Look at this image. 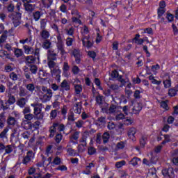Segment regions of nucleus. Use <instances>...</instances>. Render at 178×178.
I'll list each match as a JSON object with an SVG mask.
<instances>
[{
	"instance_id": "51",
	"label": "nucleus",
	"mask_w": 178,
	"mask_h": 178,
	"mask_svg": "<svg viewBox=\"0 0 178 178\" xmlns=\"http://www.w3.org/2000/svg\"><path fill=\"white\" fill-rule=\"evenodd\" d=\"M161 107L165 109V111H169V105H168V101H161L160 103Z\"/></svg>"
},
{
	"instance_id": "36",
	"label": "nucleus",
	"mask_w": 178,
	"mask_h": 178,
	"mask_svg": "<svg viewBox=\"0 0 178 178\" xmlns=\"http://www.w3.org/2000/svg\"><path fill=\"white\" fill-rule=\"evenodd\" d=\"M53 70H51V73L52 76H56V77H60V70L59 68H52Z\"/></svg>"
},
{
	"instance_id": "28",
	"label": "nucleus",
	"mask_w": 178,
	"mask_h": 178,
	"mask_svg": "<svg viewBox=\"0 0 178 178\" xmlns=\"http://www.w3.org/2000/svg\"><path fill=\"white\" fill-rule=\"evenodd\" d=\"M4 151H5L4 155L12 154V152H13V145H6V148L4 149Z\"/></svg>"
},
{
	"instance_id": "1",
	"label": "nucleus",
	"mask_w": 178,
	"mask_h": 178,
	"mask_svg": "<svg viewBox=\"0 0 178 178\" xmlns=\"http://www.w3.org/2000/svg\"><path fill=\"white\" fill-rule=\"evenodd\" d=\"M35 159V152H33V150H29L26 152V155L23 157L21 163H16L15 166H20V165H24L25 166H30L34 159Z\"/></svg>"
},
{
	"instance_id": "56",
	"label": "nucleus",
	"mask_w": 178,
	"mask_h": 178,
	"mask_svg": "<svg viewBox=\"0 0 178 178\" xmlns=\"http://www.w3.org/2000/svg\"><path fill=\"white\" fill-rule=\"evenodd\" d=\"M88 56H89V58H91L94 60V59L97 58V53L94 51H88Z\"/></svg>"
},
{
	"instance_id": "35",
	"label": "nucleus",
	"mask_w": 178,
	"mask_h": 178,
	"mask_svg": "<svg viewBox=\"0 0 178 178\" xmlns=\"http://www.w3.org/2000/svg\"><path fill=\"white\" fill-rule=\"evenodd\" d=\"M26 102H27V99L24 97H22L20 99L18 100L17 102V105L20 108H24V106L26 105Z\"/></svg>"
},
{
	"instance_id": "57",
	"label": "nucleus",
	"mask_w": 178,
	"mask_h": 178,
	"mask_svg": "<svg viewBox=\"0 0 178 178\" xmlns=\"http://www.w3.org/2000/svg\"><path fill=\"white\" fill-rule=\"evenodd\" d=\"M113 51H119V42L114 41L112 44Z\"/></svg>"
},
{
	"instance_id": "31",
	"label": "nucleus",
	"mask_w": 178,
	"mask_h": 178,
	"mask_svg": "<svg viewBox=\"0 0 178 178\" xmlns=\"http://www.w3.org/2000/svg\"><path fill=\"white\" fill-rule=\"evenodd\" d=\"M24 119H26V120H29V122H31V120H37V119L35 118V115L34 114H32L31 113L25 115Z\"/></svg>"
},
{
	"instance_id": "19",
	"label": "nucleus",
	"mask_w": 178,
	"mask_h": 178,
	"mask_svg": "<svg viewBox=\"0 0 178 178\" xmlns=\"http://www.w3.org/2000/svg\"><path fill=\"white\" fill-rule=\"evenodd\" d=\"M40 37L42 40H48L51 37V33L47 29L40 31Z\"/></svg>"
},
{
	"instance_id": "14",
	"label": "nucleus",
	"mask_w": 178,
	"mask_h": 178,
	"mask_svg": "<svg viewBox=\"0 0 178 178\" xmlns=\"http://www.w3.org/2000/svg\"><path fill=\"white\" fill-rule=\"evenodd\" d=\"M138 162H141V159L134 157L129 161V165H131L134 168H138Z\"/></svg>"
},
{
	"instance_id": "38",
	"label": "nucleus",
	"mask_w": 178,
	"mask_h": 178,
	"mask_svg": "<svg viewBox=\"0 0 178 178\" xmlns=\"http://www.w3.org/2000/svg\"><path fill=\"white\" fill-rule=\"evenodd\" d=\"M29 66V70L31 71L32 74H37V72H38V67L37 65H30Z\"/></svg>"
},
{
	"instance_id": "12",
	"label": "nucleus",
	"mask_w": 178,
	"mask_h": 178,
	"mask_svg": "<svg viewBox=\"0 0 178 178\" xmlns=\"http://www.w3.org/2000/svg\"><path fill=\"white\" fill-rule=\"evenodd\" d=\"M141 37L139 33L136 34L135 37L132 39L133 42L137 44V45H143L144 44V40L143 38H140Z\"/></svg>"
},
{
	"instance_id": "22",
	"label": "nucleus",
	"mask_w": 178,
	"mask_h": 178,
	"mask_svg": "<svg viewBox=\"0 0 178 178\" xmlns=\"http://www.w3.org/2000/svg\"><path fill=\"white\" fill-rule=\"evenodd\" d=\"M0 58H3V59H10V53L8 52L6 50H1Z\"/></svg>"
},
{
	"instance_id": "34",
	"label": "nucleus",
	"mask_w": 178,
	"mask_h": 178,
	"mask_svg": "<svg viewBox=\"0 0 178 178\" xmlns=\"http://www.w3.org/2000/svg\"><path fill=\"white\" fill-rule=\"evenodd\" d=\"M1 109H3V111H7V109L10 108V104L8 103V101H5V102H3V101L1 102Z\"/></svg>"
},
{
	"instance_id": "24",
	"label": "nucleus",
	"mask_w": 178,
	"mask_h": 178,
	"mask_svg": "<svg viewBox=\"0 0 178 178\" xmlns=\"http://www.w3.org/2000/svg\"><path fill=\"white\" fill-rule=\"evenodd\" d=\"M148 140V138L147 136L143 135L139 140L140 145L142 148H144L147 145V141Z\"/></svg>"
},
{
	"instance_id": "39",
	"label": "nucleus",
	"mask_w": 178,
	"mask_h": 178,
	"mask_svg": "<svg viewBox=\"0 0 178 178\" xmlns=\"http://www.w3.org/2000/svg\"><path fill=\"white\" fill-rule=\"evenodd\" d=\"M79 143H83L81 145H79L78 147H87V136H83L82 138L79 140Z\"/></svg>"
},
{
	"instance_id": "2",
	"label": "nucleus",
	"mask_w": 178,
	"mask_h": 178,
	"mask_svg": "<svg viewBox=\"0 0 178 178\" xmlns=\"http://www.w3.org/2000/svg\"><path fill=\"white\" fill-rule=\"evenodd\" d=\"M65 129H66L65 124H60L59 122H54L52 126H51L49 129V133H50L49 137L50 138H54V137H55V133H56V130H58V131L60 133H62V131H65Z\"/></svg>"
},
{
	"instance_id": "33",
	"label": "nucleus",
	"mask_w": 178,
	"mask_h": 178,
	"mask_svg": "<svg viewBox=\"0 0 178 178\" xmlns=\"http://www.w3.org/2000/svg\"><path fill=\"white\" fill-rule=\"evenodd\" d=\"M24 76L26 80H24V83L26 81H28L29 83H32L33 82V79H31V74L30 72H27L25 71Z\"/></svg>"
},
{
	"instance_id": "63",
	"label": "nucleus",
	"mask_w": 178,
	"mask_h": 178,
	"mask_svg": "<svg viewBox=\"0 0 178 178\" xmlns=\"http://www.w3.org/2000/svg\"><path fill=\"white\" fill-rule=\"evenodd\" d=\"M95 84L98 87L99 90H102V86H101V80H99V79H95Z\"/></svg>"
},
{
	"instance_id": "10",
	"label": "nucleus",
	"mask_w": 178,
	"mask_h": 178,
	"mask_svg": "<svg viewBox=\"0 0 178 178\" xmlns=\"http://www.w3.org/2000/svg\"><path fill=\"white\" fill-rule=\"evenodd\" d=\"M72 55L74 58H75V62L77 65H80L81 62V58L80 56V49H74L72 50Z\"/></svg>"
},
{
	"instance_id": "29",
	"label": "nucleus",
	"mask_w": 178,
	"mask_h": 178,
	"mask_svg": "<svg viewBox=\"0 0 178 178\" xmlns=\"http://www.w3.org/2000/svg\"><path fill=\"white\" fill-rule=\"evenodd\" d=\"M102 99H104V96L101 95H98L97 96H96V104H97L99 106H102V105H104V103L102 102Z\"/></svg>"
},
{
	"instance_id": "43",
	"label": "nucleus",
	"mask_w": 178,
	"mask_h": 178,
	"mask_svg": "<svg viewBox=\"0 0 178 178\" xmlns=\"http://www.w3.org/2000/svg\"><path fill=\"white\" fill-rule=\"evenodd\" d=\"M164 140L161 143V145H165V144H168V143H170V135L165 134L163 135Z\"/></svg>"
},
{
	"instance_id": "62",
	"label": "nucleus",
	"mask_w": 178,
	"mask_h": 178,
	"mask_svg": "<svg viewBox=\"0 0 178 178\" xmlns=\"http://www.w3.org/2000/svg\"><path fill=\"white\" fill-rule=\"evenodd\" d=\"M58 58H56V54L55 53H52V54H50L49 56H48V60H56Z\"/></svg>"
},
{
	"instance_id": "32",
	"label": "nucleus",
	"mask_w": 178,
	"mask_h": 178,
	"mask_svg": "<svg viewBox=\"0 0 178 178\" xmlns=\"http://www.w3.org/2000/svg\"><path fill=\"white\" fill-rule=\"evenodd\" d=\"M41 157L42 161H40L36 164V166L38 168H42L44 165H46L45 162H47V157H45V156L44 155H42Z\"/></svg>"
},
{
	"instance_id": "5",
	"label": "nucleus",
	"mask_w": 178,
	"mask_h": 178,
	"mask_svg": "<svg viewBox=\"0 0 178 178\" xmlns=\"http://www.w3.org/2000/svg\"><path fill=\"white\" fill-rule=\"evenodd\" d=\"M34 56H26V63L31 65V63H35L37 60L40 62V49L36 48L35 49Z\"/></svg>"
},
{
	"instance_id": "55",
	"label": "nucleus",
	"mask_w": 178,
	"mask_h": 178,
	"mask_svg": "<svg viewBox=\"0 0 178 178\" xmlns=\"http://www.w3.org/2000/svg\"><path fill=\"white\" fill-rule=\"evenodd\" d=\"M47 65L49 66V69L52 70L54 68H55L56 63H55V61H53V60H48Z\"/></svg>"
},
{
	"instance_id": "49",
	"label": "nucleus",
	"mask_w": 178,
	"mask_h": 178,
	"mask_svg": "<svg viewBox=\"0 0 178 178\" xmlns=\"http://www.w3.org/2000/svg\"><path fill=\"white\" fill-rule=\"evenodd\" d=\"M88 155H95L97 154V149L94 147H89L88 148Z\"/></svg>"
},
{
	"instance_id": "47",
	"label": "nucleus",
	"mask_w": 178,
	"mask_h": 178,
	"mask_svg": "<svg viewBox=\"0 0 178 178\" xmlns=\"http://www.w3.org/2000/svg\"><path fill=\"white\" fill-rule=\"evenodd\" d=\"M8 131H9V129L8 128H5L3 130V131L0 134V138H2V140H5V138H8V137L6 136Z\"/></svg>"
},
{
	"instance_id": "37",
	"label": "nucleus",
	"mask_w": 178,
	"mask_h": 178,
	"mask_svg": "<svg viewBox=\"0 0 178 178\" xmlns=\"http://www.w3.org/2000/svg\"><path fill=\"white\" fill-rule=\"evenodd\" d=\"M163 84L165 88H170V87H172V81L170 80V77H169V79L164 80L163 81Z\"/></svg>"
},
{
	"instance_id": "17",
	"label": "nucleus",
	"mask_w": 178,
	"mask_h": 178,
	"mask_svg": "<svg viewBox=\"0 0 178 178\" xmlns=\"http://www.w3.org/2000/svg\"><path fill=\"white\" fill-rule=\"evenodd\" d=\"M42 15H44V13L38 10L32 13V16L35 22H38V20L41 19V16H42Z\"/></svg>"
},
{
	"instance_id": "64",
	"label": "nucleus",
	"mask_w": 178,
	"mask_h": 178,
	"mask_svg": "<svg viewBox=\"0 0 178 178\" xmlns=\"http://www.w3.org/2000/svg\"><path fill=\"white\" fill-rule=\"evenodd\" d=\"M8 81V76L5 74L0 75V83H6Z\"/></svg>"
},
{
	"instance_id": "44",
	"label": "nucleus",
	"mask_w": 178,
	"mask_h": 178,
	"mask_svg": "<svg viewBox=\"0 0 178 178\" xmlns=\"http://www.w3.org/2000/svg\"><path fill=\"white\" fill-rule=\"evenodd\" d=\"M40 30H45L47 29V19H41L40 21Z\"/></svg>"
},
{
	"instance_id": "20",
	"label": "nucleus",
	"mask_w": 178,
	"mask_h": 178,
	"mask_svg": "<svg viewBox=\"0 0 178 178\" xmlns=\"http://www.w3.org/2000/svg\"><path fill=\"white\" fill-rule=\"evenodd\" d=\"M36 122L31 123L29 122V129H34V130H38L40 129V125L41 124V122L38 120H35Z\"/></svg>"
},
{
	"instance_id": "46",
	"label": "nucleus",
	"mask_w": 178,
	"mask_h": 178,
	"mask_svg": "<svg viewBox=\"0 0 178 178\" xmlns=\"http://www.w3.org/2000/svg\"><path fill=\"white\" fill-rule=\"evenodd\" d=\"M109 133L106 132L103 134L102 136V140H103V143L104 144H106V143H108L109 141Z\"/></svg>"
},
{
	"instance_id": "16",
	"label": "nucleus",
	"mask_w": 178,
	"mask_h": 178,
	"mask_svg": "<svg viewBox=\"0 0 178 178\" xmlns=\"http://www.w3.org/2000/svg\"><path fill=\"white\" fill-rule=\"evenodd\" d=\"M42 47L46 50L51 49L52 48V42L49 39L44 40L42 44Z\"/></svg>"
},
{
	"instance_id": "59",
	"label": "nucleus",
	"mask_w": 178,
	"mask_h": 178,
	"mask_svg": "<svg viewBox=\"0 0 178 178\" xmlns=\"http://www.w3.org/2000/svg\"><path fill=\"white\" fill-rule=\"evenodd\" d=\"M79 137H80V132L79 131H75L72 135L71 138H72V140H74L75 141H77V140H79Z\"/></svg>"
},
{
	"instance_id": "53",
	"label": "nucleus",
	"mask_w": 178,
	"mask_h": 178,
	"mask_svg": "<svg viewBox=\"0 0 178 178\" xmlns=\"http://www.w3.org/2000/svg\"><path fill=\"white\" fill-rule=\"evenodd\" d=\"M67 154H69L70 156H77V154L76 153V151L74 149L68 148L67 149Z\"/></svg>"
},
{
	"instance_id": "52",
	"label": "nucleus",
	"mask_w": 178,
	"mask_h": 178,
	"mask_svg": "<svg viewBox=\"0 0 178 178\" xmlns=\"http://www.w3.org/2000/svg\"><path fill=\"white\" fill-rule=\"evenodd\" d=\"M74 113H77L80 115L81 113V107L79 106V103H76L74 107Z\"/></svg>"
},
{
	"instance_id": "8",
	"label": "nucleus",
	"mask_w": 178,
	"mask_h": 178,
	"mask_svg": "<svg viewBox=\"0 0 178 178\" xmlns=\"http://www.w3.org/2000/svg\"><path fill=\"white\" fill-rule=\"evenodd\" d=\"M137 134V129L135 127H131L128 129L127 131V136L130 140H132V141H136V134Z\"/></svg>"
},
{
	"instance_id": "26",
	"label": "nucleus",
	"mask_w": 178,
	"mask_h": 178,
	"mask_svg": "<svg viewBox=\"0 0 178 178\" xmlns=\"http://www.w3.org/2000/svg\"><path fill=\"white\" fill-rule=\"evenodd\" d=\"M25 87L29 92H34L35 91V85L33 83L25 85Z\"/></svg>"
},
{
	"instance_id": "11",
	"label": "nucleus",
	"mask_w": 178,
	"mask_h": 178,
	"mask_svg": "<svg viewBox=\"0 0 178 178\" xmlns=\"http://www.w3.org/2000/svg\"><path fill=\"white\" fill-rule=\"evenodd\" d=\"M24 8L28 13H33L35 9V4H31L30 3H24Z\"/></svg>"
},
{
	"instance_id": "27",
	"label": "nucleus",
	"mask_w": 178,
	"mask_h": 178,
	"mask_svg": "<svg viewBox=\"0 0 178 178\" xmlns=\"http://www.w3.org/2000/svg\"><path fill=\"white\" fill-rule=\"evenodd\" d=\"M74 88L75 90V94H76V95H80V94H81V91H83V86L79 84H75L74 85Z\"/></svg>"
},
{
	"instance_id": "58",
	"label": "nucleus",
	"mask_w": 178,
	"mask_h": 178,
	"mask_svg": "<svg viewBox=\"0 0 178 178\" xmlns=\"http://www.w3.org/2000/svg\"><path fill=\"white\" fill-rule=\"evenodd\" d=\"M166 19L167 20H168L169 23H172V22L175 20V15H173V14H171V13H168L166 16Z\"/></svg>"
},
{
	"instance_id": "13",
	"label": "nucleus",
	"mask_w": 178,
	"mask_h": 178,
	"mask_svg": "<svg viewBox=\"0 0 178 178\" xmlns=\"http://www.w3.org/2000/svg\"><path fill=\"white\" fill-rule=\"evenodd\" d=\"M24 52L26 54V55H31L34 54V52H35V50L32 47H30L29 45H24L23 46Z\"/></svg>"
},
{
	"instance_id": "15",
	"label": "nucleus",
	"mask_w": 178,
	"mask_h": 178,
	"mask_svg": "<svg viewBox=\"0 0 178 178\" xmlns=\"http://www.w3.org/2000/svg\"><path fill=\"white\" fill-rule=\"evenodd\" d=\"M143 110V106H141V104L136 103L134 104L132 111L135 115H138L140 112Z\"/></svg>"
},
{
	"instance_id": "30",
	"label": "nucleus",
	"mask_w": 178,
	"mask_h": 178,
	"mask_svg": "<svg viewBox=\"0 0 178 178\" xmlns=\"http://www.w3.org/2000/svg\"><path fill=\"white\" fill-rule=\"evenodd\" d=\"M141 34H149V35H154V31H152V28H146L141 29Z\"/></svg>"
},
{
	"instance_id": "4",
	"label": "nucleus",
	"mask_w": 178,
	"mask_h": 178,
	"mask_svg": "<svg viewBox=\"0 0 178 178\" xmlns=\"http://www.w3.org/2000/svg\"><path fill=\"white\" fill-rule=\"evenodd\" d=\"M57 42H56V47L60 52L61 56L66 55V50H65V44H63V40H62V36L58 35L56 36Z\"/></svg>"
},
{
	"instance_id": "21",
	"label": "nucleus",
	"mask_w": 178,
	"mask_h": 178,
	"mask_svg": "<svg viewBox=\"0 0 178 178\" xmlns=\"http://www.w3.org/2000/svg\"><path fill=\"white\" fill-rule=\"evenodd\" d=\"M53 3L54 0H41V3L43 6V8H46L47 9H49Z\"/></svg>"
},
{
	"instance_id": "42",
	"label": "nucleus",
	"mask_w": 178,
	"mask_h": 178,
	"mask_svg": "<svg viewBox=\"0 0 178 178\" xmlns=\"http://www.w3.org/2000/svg\"><path fill=\"white\" fill-rule=\"evenodd\" d=\"M52 163L54 166H55V165H59L62 163V159L59 156H56L53 160Z\"/></svg>"
},
{
	"instance_id": "41",
	"label": "nucleus",
	"mask_w": 178,
	"mask_h": 178,
	"mask_svg": "<svg viewBox=\"0 0 178 178\" xmlns=\"http://www.w3.org/2000/svg\"><path fill=\"white\" fill-rule=\"evenodd\" d=\"M8 126H15L16 124V119L13 117H9L7 120Z\"/></svg>"
},
{
	"instance_id": "40",
	"label": "nucleus",
	"mask_w": 178,
	"mask_h": 178,
	"mask_svg": "<svg viewBox=\"0 0 178 178\" xmlns=\"http://www.w3.org/2000/svg\"><path fill=\"white\" fill-rule=\"evenodd\" d=\"M127 142L126 141H120L117 143L116 148L117 149H124V147H126Z\"/></svg>"
},
{
	"instance_id": "50",
	"label": "nucleus",
	"mask_w": 178,
	"mask_h": 178,
	"mask_svg": "<svg viewBox=\"0 0 178 178\" xmlns=\"http://www.w3.org/2000/svg\"><path fill=\"white\" fill-rule=\"evenodd\" d=\"M168 95L169 97H176L177 95V90L175 88L169 89Z\"/></svg>"
},
{
	"instance_id": "18",
	"label": "nucleus",
	"mask_w": 178,
	"mask_h": 178,
	"mask_svg": "<svg viewBox=\"0 0 178 178\" xmlns=\"http://www.w3.org/2000/svg\"><path fill=\"white\" fill-rule=\"evenodd\" d=\"M81 41L83 47H85L88 49H90V48H92V47H94V41L88 40L86 42L84 39H81Z\"/></svg>"
},
{
	"instance_id": "45",
	"label": "nucleus",
	"mask_w": 178,
	"mask_h": 178,
	"mask_svg": "<svg viewBox=\"0 0 178 178\" xmlns=\"http://www.w3.org/2000/svg\"><path fill=\"white\" fill-rule=\"evenodd\" d=\"M62 138H63V135L62 133H58L55 136V141L57 144H59L62 141Z\"/></svg>"
},
{
	"instance_id": "48",
	"label": "nucleus",
	"mask_w": 178,
	"mask_h": 178,
	"mask_svg": "<svg viewBox=\"0 0 178 178\" xmlns=\"http://www.w3.org/2000/svg\"><path fill=\"white\" fill-rule=\"evenodd\" d=\"M165 12H166V10H165L164 8H158V10H157L158 19H161V17H162V16H163V15H165Z\"/></svg>"
},
{
	"instance_id": "54",
	"label": "nucleus",
	"mask_w": 178,
	"mask_h": 178,
	"mask_svg": "<svg viewBox=\"0 0 178 178\" xmlns=\"http://www.w3.org/2000/svg\"><path fill=\"white\" fill-rule=\"evenodd\" d=\"M124 165H126L125 161H118L115 163V168H117V169H120V168L124 166Z\"/></svg>"
},
{
	"instance_id": "9",
	"label": "nucleus",
	"mask_w": 178,
	"mask_h": 178,
	"mask_svg": "<svg viewBox=\"0 0 178 178\" xmlns=\"http://www.w3.org/2000/svg\"><path fill=\"white\" fill-rule=\"evenodd\" d=\"M61 88L59 89L60 92H65V91H70V84L67 83L66 79H64L60 83Z\"/></svg>"
},
{
	"instance_id": "25",
	"label": "nucleus",
	"mask_w": 178,
	"mask_h": 178,
	"mask_svg": "<svg viewBox=\"0 0 178 178\" xmlns=\"http://www.w3.org/2000/svg\"><path fill=\"white\" fill-rule=\"evenodd\" d=\"M109 104L106 102H104V104L99 106L102 109V113H109V108H108Z\"/></svg>"
},
{
	"instance_id": "60",
	"label": "nucleus",
	"mask_w": 178,
	"mask_h": 178,
	"mask_svg": "<svg viewBox=\"0 0 178 178\" xmlns=\"http://www.w3.org/2000/svg\"><path fill=\"white\" fill-rule=\"evenodd\" d=\"M141 92L139 90H135L134 93V97L135 98V99H141Z\"/></svg>"
},
{
	"instance_id": "7",
	"label": "nucleus",
	"mask_w": 178,
	"mask_h": 178,
	"mask_svg": "<svg viewBox=\"0 0 178 178\" xmlns=\"http://www.w3.org/2000/svg\"><path fill=\"white\" fill-rule=\"evenodd\" d=\"M33 115L37 120H42L44 119V113L41 106L35 108L33 109Z\"/></svg>"
},
{
	"instance_id": "6",
	"label": "nucleus",
	"mask_w": 178,
	"mask_h": 178,
	"mask_svg": "<svg viewBox=\"0 0 178 178\" xmlns=\"http://www.w3.org/2000/svg\"><path fill=\"white\" fill-rule=\"evenodd\" d=\"M161 173L165 178L176 177V174H175V169H173V168H164L162 170Z\"/></svg>"
},
{
	"instance_id": "23",
	"label": "nucleus",
	"mask_w": 178,
	"mask_h": 178,
	"mask_svg": "<svg viewBox=\"0 0 178 178\" xmlns=\"http://www.w3.org/2000/svg\"><path fill=\"white\" fill-rule=\"evenodd\" d=\"M14 55L16 56V58H21V56H23L24 55V53L23 52V49H19V48H14Z\"/></svg>"
},
{
	"instance_id": "61",
	"label": "nucleus",
	"mask_w": 178,
	"mask_h": 178,
	"mask_svg": "<svg viewBox=\"0 0 178 178\" xmlns=\"http://www.w3.org/2000/svg\"><path fill=\"white\" fill-rule=\"evenodd\" d=\"M22 113L24 116L26 115H29V113H31V109L30 108V106H26L23 109Z\"/></svg>"
},
{
	"instance_id": "3",
	"label": "nucleus",
	"mask_w": 178,
	"mask_h": 178,
	"mask_svg": "<svg viewBox=\"0 0 178 178\" xmlns=\"http://www.w3.org/2000/svg\"><path fill=\"white\" fill-rule=\"evenodd\" d=\"M9 18L11 19L14 27H19L20 26V20H22V13L13 12L8 15Z\"/></svg>"
}]
</instances>
